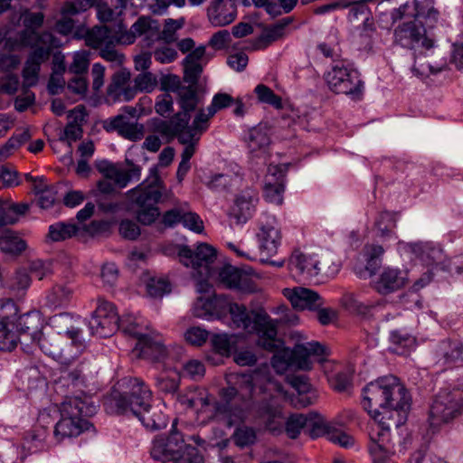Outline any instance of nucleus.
Wrapping results in <instances>:
<instances>
[{"label": "nucleus", "instance_id": "obj_1", "mask_svg": "<svg viewBox=\"0 0 463 463\" xmlns=\"http://www.w3.org/2000/svg\"><path fill=\"white\" fill-rule=\"evenodd\" d=\"M240 389L233 386L220 391L221 401L214 406L213 420L221 425L231 428L241 423L245 416L249 401L259 392L264 395L260 406V415L270 430H276L281 425L283 418L281 399H288L283 386L275 381L268 365L261 366L251 374L237 377Z\"/></svg>", "mask_w": 463, "mask_h": 463}, {"label": "nucleus", "instance_id": "obj_2", "mask_svg": "<svg viewBox=\"0 0 463 463\" xmlns=\"http://www.w3.org/2000/svg\"><path fill=\"white\" fill-rule=\"evenodd\" d=\"M123 392L113 389L106 401L107 411L118 415H133L143 426L155 431L165 429L168 423L164 403L152 404L153 393L144 381L138 378L124 379Z\"/></svg>", "mask_w": 463, "mask_h": 463}, {"label": "nucleus", "instance_id": "obj_3", "mask_svg": "<svg viewBox=\"0 0 463 463\" xmlns=\"http://www.w3.org/2000/svg\"><path fill=\"white\" fill-rule=\"evenodd\" d=\"M410 401L406 389L393 375L378 378L364 388L363 406L371 417L377 420L387 415L390 420L393 413H397L400 417L395 423L397 427L406 420Z\"/></svg>", "mask_w": 463, "mask_h": 463}, {"label": "nucleus", "instance_id": "obj_4", "mask_svg": "<svg viewBox=\"0 0 463 463\" xmlns=\"http://www.w3.org/2000/svg\"><path fill=\"white\" fill-rule=\"evenodd\" d=\"M98 406L90 396H66L60 407L61 420L54 428L58 442L79 436L92 425L85 418L96 414Z\"/></svg>", "mask_w": 463, "mask_h": 463}, {"label": "nucleus", "instance_id": "obj_5", "mask_svg": "<svg viewBox=\"0 0 463 463\" xmlns=\"http://www.w3.org/2000/svg\"><path fill=\"white\" fill-rule=\"evenodd\" d=\"M119 329L137 339L134 351L139 357L162 362L168 356L169 350L162 335L150 330L143 317L131 314L124 316L119 321Z\"/></svg>", "mask_w": 463, "mask_h": 463}, {"label": "nucleus", "instance_id": "obj_6", "mask_svg": "<svg viewBox=\"0 0 463 463\" xmlns=\"http://www.w3.org/2000/svg\"><path fill=\"white\" fill-rule=\"evenodd\" d=\"M163 183L156 168L138 185L128 190L126 196L132 206L137 208L136 217L143 225H151L160 215L157 203L163 193Z\"/></svg>", "mask_w": 463, "mask_h": 463}, {"label": "nucleus", "instance_id": "obj_7", "mask_svg": "<svg viewBox=\"0 0 463 463\" xmlns=\"http://www.w3.org/2000/svg\"><path fill=\"white\" fill-rule=\"evenodd\" d=\"M229 313L236 328L255 333L259 336V345L270 351L276 347L277 322L266 312L248 310L243 305L232 303Z\"/></svg>", "mask_w": 463, "mask_h": 463}, {"label": "nucleus", "instance_id": "obj_8", "mask_svg": "<svg viewBox=\"0 0 463 463\" xmlns=\"http://www.w3.org/2000/svg\"><path fill=\"white\" fill-rule=\"evenodd\" d=\"M177 24L176 20L168 19L165 22V28L160 31V24L156 20L148 16H140L130 29H127L123 24H119L116 35V42L121 44H132L137 37L144 35L143 46L151 48L155 42L163 41L165 43H170L176 40L175 31L173 24Z\"/></svg>", "mask_w": 463, "mask_h": 463}, {"label": "nucleus", "instance_id": "obj_9", "mask_svg": "<svg viewBox=\"0 0 463 463\" xmlns=\"http://www.w3.org/2000/svg\"><path fill=\"white\" fill-rule=\"evenodd\" d=\"M190 120L191 115L180 110L169 120L160 121L155 129L166 137H176L184 146L198 145L202 135L208 129L204 114L198 110L191 125Z\"/></svg>", "mask_w": 463, "mask_h": 463}, {"label": "nucleus", "instance_id": "obj_10", "mask_svg": "<svg viewBox=\"0 0 463 463\" xmlns=\"http://www.w3.org/2000/svg\"><path fill=\"white\" fill-rule=\"evenodd\" d=\"M66 335L71 340L64 343L61 333H42L35 343L48 356L52 357L61 364H70L85 348L84 341L80 339L81 331L76 327L66 330Z\"/></svg>", "mask_w": 463, "mask_h": 463}, {"label": "nucleus", "instance_id": "obj_11", "mask_svg": "<svg viewBox=\"0 0 463 463\" xmlns=\"http://www.w3.org/2000/svg\"><path fill=\"white\" fill-rule=\"evenodd\" d=\"M463 413V383L441 389L430 410V424L438 427L448 423Z\"/></svg>", "mask_w": 463, "mask_h": 463}, {"label": "nucleus", "instance_id": "obj_12", "mask_svg": "<svg viewBox=\"0 0 463 463\" xmlns=\"http://www.w3.org/2000/svg\"><path fill=\"white\" fill-rule=\"evenodd\" d=\"M329 89L337 94H345L354 99H360L364 84L359 72L345 61H335L325 76Z\"/></svg>", "mask_w": 463, "mask_h": 463}, {"label": "nucleus", "instance_id": "obj_13", "mask_svg": "<svg viewBox=\"0 0 463 463\" xmlns=\"http://www.w3.org/2000/svg\"><path fill=\"white\" fill-rule=\"evenodd\" d=\"M405 249L410 250L415 258L419 259L423 265L430 268L425 277L420 279L415 282L414 287L420 288L427 285L431 280V276L434 271L441 270L444 262L446 261V255L442 249L432 242H414L406 243Z\"/></svg>", "mask_w": 463, "mask_h": 463}, {"label": "nucleus", "instance_id": "obj_14", "mask_svg": "<svg viewBox=\"0 0 463 463\" xmlns=\"http://www.w3.org/2000/svg\"><path fill=\"white\" fill-rule=\"evenodd\" d=\"M127 163L130 165L128 169L120 168L108 161L99 166V172L106 178L98 183V189L100 193L111 194L115 190L114 184L119 188H125L130 182L140 179L141 167L129 161Z\"/></svg>", "mask_w": 463, "mask_h": 463}, {"label": "nucleus", "instance_id": "obj_15", "mask_svg": "<svg viewBox=\"0 0 463 463\" xmlns=\"http://www.w3.org/2000/svg\"><path fill=\"white\" fill-rule=\"evenodd\" d=\"M178 256L181 262L197 271L199 277L204 281L213 276L212 264L216 259V250L207 243L199 244L195 250L188 246L179 248Z\"/></svg>", "mask_w": 463, "mask_h": 463}, {"label": "nucleus", "instance_id": "obj_16", "mask_svg": "<svg viewBox=\"0 0 463 463\" xmlns=\"http://www.w3.org/2000/svg\"><path fill=\"white\" fill-rule=\"evenodd\" d=\"M43 46L30 47L32 49L23 70V88H30L38 82L41 64L48 61L52 50L57 45V39L52 33L41 36Z\"/></svg>", "mask_w": 463, "mask_h": 463}, {"label": "nucleus", "instance_id": "obj_17", "mask_svg": "<svg viewBox=\"0 0 463 463\" xmlns=\"http://www.w3.org/2000/svg\"><path fill=\"white\" fill-rule=\"evenodd\" d=\"M394 43L402 48L419 51L430 50L433 47V41L427 37L426 29L415 20L400 24L393 33Z\"/></svg>", "mask_w": 463, "mask_h": 463}, {"label": "nucleus", "instance_id": "obj_18", "mask_svg": "<svg viewBox=\"0 0 463 463\" xmlns=\"http://www.w3.org/2000/svg\"><path fill=\"white\" fill-rule=\"evenodd\" d=\"M259 231L256 234L260 254L270 258L277 254L281 244V231L274 215L263 213L258 221Z\"/></svg>", "mask_w": 463, "mask_h": 463}, {"label": "nucleus", "instance_id": "obj_19", "mask_svg": "<svg viewBox=\"0 0 463 463\" xmlns=\"http://www.w3.org/2000/svg\"><path fill=\"white\" fill-rule=\"evenodd\" d=\"M184 447L183 435L175 430V422L172 430L166 437H156L152 442L150 455L156 460H174L177 452Z\"/></svg>", "mask_w": 463, "mask_h": 463}, {"label": "nucleus", "instance_id": "obj_20", "mask_svg": "<svg viewBox=\"0 0 463 463\" xmlns=\"http://www.w3.org/2000/svg\"><path fill=\"white\" fill-rule=\"evenodd\" d=\"M218 279L224 287L242 293H252L258 288L250 274L232 265L222 267Z\"/></svg>", "mask_w": 463, "mask_h": 463}, {"label": "nucleus", "instance_id": "obj_21", "mask_svg": "<svg viewBox=\"0 0 463 463\" xmlns=\"http://www.w3.org/2000/svg\"><path fill=\"white\" fill-rule=\"evenodd\" d=\"M289 352L294 362V366L302 370L311 369V357L322 364L326 361L329 355L326 347L318 342H307L296 345Z\"/></svg>", "mask_w": 463, "mask_h": 463}, {"label": "nucleus", "instance_id": "obj_22", "mask_svg": "<svg viewBox=\"0 0 463 463\" xmlns=\"http://www.w3.org/2000/svg\"><path fill=\"white\" fill-rule=\"evenodd\" d=\"M285 169L280 165H269L265 177L263 196L268 203L280 205L285 191Z\"/></svg>", "mask_w": 463, "mask_h": 463}, {"label": "nucleus", "instance_id": "obj_23", "mask_svg": "<svg viewBox=\"0 0 463 463\" xmlns=\"http://www.w3.org/2000/svg\"><path fill=\"white\" fill-rule=\"evenodd\" d=\"M44 21V14L42 12L30 13L26 12L24 16V29L22 30L18 34V41L24 47H35L43 46L41 36L44 33H51L50 32L44 31L42 33L36 30L40 28Z\"/></svg>", "mask_w": 463, "mask_h": 463}, {"label": "nucleus", "instance_id": "obj_24", "mask_svg": "<svg viewBox=\"0 0 463 463\" xmlns=\"http://www.w3.org/2000/svg\"><path fill=\"white\" fill-rule=\"evenodd\" d=\"M438 12L430 5L429 1L420 2L419 0H406L398 8L391 13L393 22L405 18H432L436 20Z\"/></svg>", "mask_w": 463, "mask_h": 463}, {"label": "nucleus", "instance_id": "obj_25", "mask_svg": "<svg viewBox=\"0 0 463 463\" xmlns=\"http://www.w3.org/2000/svg\"><path fill=\"white\" fill-rule=\"evenodd\" d=\"M283 293L296 309L316 310L324 305V300L319 294L307 288H285Z\"/></svg>", "mask_w": 463, "mask_h": 463}, {"label": "nucleus", "instance_id": "obj_26", "mask_svg": "<svg viewBox=\"0 0 463 463\" xmlns=\"http://www.w3.org/2000/svg\"><path fill=\"white\" fill-rule=\"evenodd\" d=\"M407 280V272L405 270L386 267L374 282V288L382 295H388L403 288Z\"/></svg>", "mask_w": 463, "mask_h": 463}, {"label": "nucleus", "instance_id": "obj_27", "mask_svg": "<svg viewBox=\"0 0 463 463\" xmlns=\"http://www.w3.org/2000/svg\"><path fill=\"white\" fill-rule=\"evenodd\" d=\"M43 321L42 316L38 311H31L19 317L16 320L15 326L17 333L20 334V343L24 345L27 344L23 339L29 338L32 342L36 341V338L43 333Z\"/></svg>", "mask_w": 463, "mask_h": 463}, {"label": "nucleus", "instance_id": "obj_28", "mask_svg": "<svg viewBox=\"0 0 463 463\" xmlns=\"http://www.w3.org/2000/svg\"><path fill=\"white\" fill-rule=\"evenodd\" d=\"M320 260L313 256L304 254L300 250H294L288 260V268L292 274L301 279H311L318 277L317 266Z\"/></svg>", "mask_w": 463, "mask_h": 463}, {"label": "nucleus", "instance_id": "obj_29", "mask_svg": "<svg viewBox=\"0 0 463 463\" xmlns=\"http://www.w3.org/2000/svg\"><path fill=\"white\" fill-rule=\"evenodd\" d=\"M258 196L251 188H247L236 195L231 209V215L238 223L246 222L254 213Z\"/></svg>", "mask_w": 463, "mask_h": 463}, {"label": "nucleus", "instance_id": "obj_30", "mask_svg": "<svg viewBox=\"0 0 463 463\" xmlns=\"http://www.w3.org/2000/svg\"><path fill=\"white\" fill-rule=\"evenodd\" d=\"M438 361L440 365L452 367L463 362V343L458 340H443L436 350Z\"/></svg>", "mask_w": 463, "mask_h": 463}, {"label": "nucleus", "instance_id": "obj_31", "mask_svg": "<svg viewBox=\"0 0 463 463\" xmlns=\"http://www.w3.org/2000/svg\"><path fill=\"white\" fill-rule=\"evenodd\" d=\"M104 128L110 131H118V133L129 140L137 141L143 137V127L137 123H130L123 115H118L105 121Z\"/></svg>", "mask_w": 463, "mask_h": 463}, {"label": "nucleus", "instance_id": "obj_32", "mask_svg": "<svg viewBox=\"0 0 463 463\" xmlns=\"http://www.w3.org/2000/svg\"><path fill=\"white\" fill-rule=\"evenodd\" d=\"M61 379L69 388L75 389L80 392L72 396H80L82 398L88 396L84 389L88 387L89 376L85 373V368L82 364L73 369L64 371Z\"/></svg>", "mask_w": 463, "mask_h": 463}, {"label": "nucleus", "instance_id": "obj_33", "mask_svg": "<svg viewBox=\"0 0 463 463\" xmlns=\"http://www.w3.org/2000/svg\"><path fill=\"white\" fill-rule=\"evenodd\" d=\"M178 402L186 408L202 410L210 404L209 394L206 390L194 387L178 395Z\"/></svg>", "mask_w": 463, "mask_h": 463}, {"label": "nucleus", "instance_id": "obj_34", "mask_svg": "<svg viewBox=\"0 0 463 463\" xmlns=\"http://www.w3.org/2000/svg\"><path fill=\"white\" fill-rule=\"evenodd\" d=\"M290 384L298 392L297 401L294 402L296 406L307 407L314 402L316 394L306 376H294L290 380Z\"/></svg>", "mask_w": 463, "mask_h": 463}, {"label": "nucleus", "instance_id": "obj_35", "mask_svg": "<svg viewBox=\"0 0 463 463\" xmlns=\"http://www.w3.org/2000/svg\"><path fill=\"white\" fill-rule=\"evenodd\" d=\"M71 114L74 115L73 120L66 125L63 137H60L61 141L67 140L69 144L81 138L83 133L82 124L85 121L86 116L83 113V108L80 109L79 107L75 108Z\"/></svg>", "mask_w": 463, "mask_h": 463}, {"label": "nucleus", "instance_id": "obj_36", "mask_svg": "<svg viewBox=\"0 0 463 463\" xmlns=\"http://www.w3.org/2000/svg\"><path fill=\"white\" fill-rule=\"evenodd\" d=\"M89 327L92 335L104 338L119 329V321H116L114 317L108 319L92 316L89 321Z\"/></svg>", "mask_w": 463, "mask_h": 463}, {"label": "nucleus", "instance_id": "obj_37", "mask_svg": "<svg viewBox=\"0 0 463 463\" xmlns=\"http://www.w3.org/2000/svg\"><path fill=\"white\" fill-rule=\"evenodd\" d=\"M25 242L10 229L0 231V250L8 254H19L25 249Z\"/></svg>", "mask_w": 463, "mask_h": 463}, {"label": "nucleus", "instance_id": "obj_38", "mask_svg": "<svg viewBox=\"0 0 463 463\" xmlns=\"http://www.w3.org/2000/svg\"><path fill=\"white\" fill-rule=\"evenodd\" d=\"M111 32L108 26H95L89 30L85 36L86 44L93 49H101L113 43Z\"/></svg>", "mask_w": 463, "mask_h": 463}, {"label": "nucleus", "instance_id": "obj_39", "mask_svg": "<svg viewBox=\"0 0 463 463\" xmlns=\"http://www.w3.org/2000/svg\"><path fill=\"white\" fill-rule=\"evenodd\" d=\"M385 418L383 415L380 419L374 420L369 432V444H394L390 437V426L384 421Z\"/></svg>", "mask_w": 463, "mask_h": 463}, {"label": "nucleus", "instance_id": "obj_40", "mask_svg": "<svg viewBox=\"0 0 463 463\" xmlns=\"http://www.w3.org/2000/svg\"><path fill=\"white\" fill-rule=\"evenodd\" d=\"M257 7H264L268 14L277 16L291 12L298 0H252Z\"/></svg>", "mask_w": 463, "mask_h": 463}, {"label": "nucleus", "instance_id": "obj_41", "mask_svg": "<svg viewBox=\"0 0 463 463\" xmlns=\"http://www.w3.org/2000/svg\"><path fill=\"white\" fill-rule=\"evenodd\" d=\"M73 289L68 284H56L46 296L47 305L52 308L65 306L71 298Z\"/></svg>", "mask_w": 463, "mask_h": 463}, {"label": "nucleus", "instance_id": "obj_42", "mask_svg": "<svg viewBox=\"0 0 463 463\" xmlns=\"http://www.w3.org/2000/svg\"><path fill=\"white\" fill-rule=\"evenodd\" d=\"M177 96V102L181 111L188 114L194 111L200 103L197 90L193 86H184L179 90Z\"/></svg>", "mask_w": 463, "mask_h": 463}, {"label": "nucleus", "instance_id": "obj_43", "mask_svg": "<svg viewBox=\"0 0 463 463\" xmlns=\"http://www.w3.org/2000/svg\"><path fill=\"white\" fill-rule=\"evenodd\" d=\"M78 231L74 223L59 222L49 226L48 238L52 241H61L75 236Z\"/></svg>", "mask_w": 463, "mask_h": 463}, {"label": "nucleus", "instance_id": "obj_44", "mask_svg": "<svg viewBox=\"0 0 463 463\" xmlns=\"http://www.w3.org/2000/svg\"><path fill=\"white\" fill-rule=\"evenodd\" d=\"M234 102L232 97L227 93H217L213 96L211 104L206 109H199L204 114V119L208 128L210 127V119L215 113L222 109L228 108Z\"/></svg>", "mask_w": 463, "mask_h": 463}, {"label": "nucleus", "instance_id": "obj_45", "mask_svg": "<svg viewBox=\"0 0 463 463\" xmlns=\"http://www.w3.org/2000/svg\"><path fill=\"white\" fill-rule=\"evenodd\" d=\"M287 24L288 23H279L275 25L266 28L256 42V48L265 49L268 46H269L272 43L282 38Z\"/></svg>", "mask_w": 463, "mask_h": 463}, {"label": "nucleus", "instance_id": "obj_46", "mask_svg": "<svg viewBox=\"0 0 463 463\" xmlns=\"http://www.w3.org/2000/svg\"><path fill=\"white\" fill-rule=\"evenodd\" d=\"M248 147L250 153L264 151L269 145L270 138L266 130L254 128L250 130L248 137Z\"/></svg>", "mask_w": 463, "mask_h": 463}, {"label": "nucleus", "instance_id": "obj_47", "mask_svg": "<svg viewBox=\"0 0 463 463\" xmlns=\"http://www.w3.org/2000/svg\"><path fill=\"white\" fill-rule=\"evenodd\" d=\"M254 92L260 103L268 104L276 109L283 108L282 99L268 86L259 84L255 87Z\"/></svg>", "mask_w": 463, "mask_h": 463}, {"label": "nucleus", "instance_id": "obj_48", "mask_svg": "<svg viewBox=\"0 0 463 463\" xmlns=\"http://www.w3.org/2000/svg\"><path fill=\"white\" fill-rule=\"evenodd\" d=\"M240 182L241 177L237 175L217 174L212 176L207 184L212 190L224 191L237 185Z\"/></svg>", "mask_w": 463, "mask_h": 463}, {"label": "nucleus", "instance_id": "obj_49", "mask_svg": "<svg viewBox=\"0 0 463 463\" xmlns=\"http://www.w3.org/2000/svg\"><path fill=\"white\" fill-rule=\"evenodd\" d=\"M368 450L373 463H387L395 453L394 444H368Z\"/></svg>", "mask_w": 463, "mask_h": 463}, {"label": "nucleus", "instance_id": "obj_50", "mask_svg": "<svg viewBox=\"0 0 463 463\" xmlns=\"http://www.w3.org/2000/svg\"><path fill=\"white\" fill-rule=\"evenodd\" d=\"M18 308L11 298L0 300V324L11 325L14 328Z\"/></svg>", "mask_w": 463, "mask_h": 463}, {"label": "nucleus", "instance_id": "obj_51", "mask_svg": "<svg viewBox=\"0 0 463 463\" xmlns=\"http://www.w3.org/2000/svg\"><path fill=\"white\" fill-rule=\"evenodd\" d=\"M17 331L11 325L0 324V350L12 351L18 343Z\"/></svg>", "mask_w": 463, "mask_h": 463}, {"label": "nucleus", "instance_id": "obj_52", "mask_svg": "<svg viewBox=\"0 0 463 463\" xmlns=\"http://www.w3.org/2000/svg\"><path fill=\"white\" fill-rule=\"evenodd\" d=\"M364 256L366 259V270L372 276L375 273L376 269L380 264L379 258L383 254L384 250L381 245H366L364 249Z\"/></svg>", "mask_w": 463, "mask_h": 463}, {"label": "nucleus", "instance_id": "obj_53", "mask_svg": "<svg viewBox=\"0 0 463 463\" xmlns=\"http://www.w3.org/2000/svg\"><path fill=\"white\" fill-rule=\"evenodd\" d=\"M310 420L304 414H292L286 421L285 430L288 436L296 439L301 430L307 426Z\"/></svg>", "mask_w": 463, "mask_h": 463}, {"label": "nucleus", "instance_id": "obj_54", "mask_svg": "<svg viewBox=\"0 0 463 463\" xmlns=\"http://www.w3.org/2000/svg\"><path fill=\"white\" fill-rule=\"evenodd\" d=\"M396 226V217L393 213L382 212L379 213L376 221L375 227L382 237L388 236Z\"/></svg>", "mask_w": 463, "mask_h": 463}, {"label": "nucleus", "instance_id": "obj_55", "mask_svg": "<svg viewBox=\"0 0 463 463\" xmlns=\"http://www.w3.org/2000/svg\"><path fill=\"white\" fill-rule=\"evenodd\" d=\"M130 73L127 71H119L116 72L111 82L108 87L107 93L113 99L119 96V92L129 83Z\"/></svg>", "mask_w": 463, "mask_h": 463}, {"label": "nucleus", "instance_id": "obj_56", "mask_svg": "<svg viewBox=\"0 0 463 463\" xmlns=\"http://www.w3.org/2000/svg\"><path fill=\"white\" fill-rule=\"evenodd\" d=\"M173 461L175 463H203V457L196 448L184 443V447L177 452Z\"/></svg>", "mask_w": 463, "mask_h": 463}, {"label": "nucleus", "instance_id": "obj_57", "mask_svg": "<svg viewBox=\"0 0 463 463\" xmlns=\"http://www.w3.org/2000/svg\"><path fill=\"white\" fill-rule=\"evenodd\" d=\"M180 383V376L176 372L171 374H162L156 378V386L160 392L165 393H175Z\"/></svg>", "mask_w": 463, "mask_h": 463}, {"label": "nucleus", "instance_id": "obj_58", "mask_svg": "<svg viewBox=\"0 0 463 463\" xmlns=\"http://www.w3.org/2000/svg\"><path fill=\"white\" fill-rule=\"evenodd\" d=\"M212 304V315L211 320L221 319L223 315L230 312V307L232 303H230L229 299L223 295H214L211 298Z\"/></svg>", "mask_w": 463, "mask_h": 463}, {"label": "nucleus", "instance_id": "obj_59", "mask_svg": "<svg viewBox=\"0 0 463 463\" xmlns=\"http://www.w3.org/2000/svg\"><path fill=\"white\" fill-rule=\"evenodd\" d=\"M271 365L279 373H283L289 367L294 366L289 349H283L276 353L271 359Z\"/></svg>", "mask_w": 463, "mask_h": 463}, {"label": "nucleus", "instance_id": "obj_60", "mask_svg": "<svg viewBox=\"0 0 463 463\" xmlns=\"http://www.w3.org/2000/svg\"><path fill=\"white\" fill-rule=\"evenodd\" d=\"M134 83L139 91L152 92L157 85V79L152 72L144 71L134 79Z\"/></svg>", "mask_w": 463, "mask_h": 463}, {"label": "nucleus", "instance_id": "obj_61", "mask_svg": "<svg viewBox=\"0 0 463 463\" xmlns=\"http://www.w3.org/2000/svg\"><path fill=\"white\" fill-rule=\"evenodd\" d=\"M197 145L184 146L181 154V162L179 163L176 175L179 181H182L190 170V159L195 153Z\"/></svg>", "mask_w": 463, "mask_h": 463}, {"label": "nucleus", "instance_id": "obj_62", "mask_svg": "<svg viewBox=\"0 0 463 463\" xmlns=\"http://www.w3.org/2000/svg\"><path fill=\"white\" fill-rule=\"evenodd\" d=\"M181 223L196 233H201L203 231V222L202 219L197 213L187 210L186 203H184V210Z\"/></svg>", "mask_w": 463, "mask_h": 463}, {"label": "nucleus", "instance_id": "obj_63", "mask_svg": "<svg viewBox=\"0 0 463 463\" xmlns=\"http://www.w3.org/2000/svg\"><path fill=\"white\" fill-rule=\"evenodd\" d=\"M390 341L392 344L405 348L411 349L415 345V337L408 332L402 330H393L390 333Z\"/></svg>", "mask_w": 463, "mask_h": 463}, {"label": "nucleus", "instance_id": "obj_64", "mask_svg": "<svg viewBox=\"0 0 463 463\" xmlns=\"http://www.w3.org/2000/svg\"><path fill=\"white\" fill-rule=\"evenodd\" d=\"M340 263L335 261L331 257H325L317 266L318 276L323 278H334L340 270Z\"/></svg>", "mask_w": 463, "mask_h": 463}]
</instances>
